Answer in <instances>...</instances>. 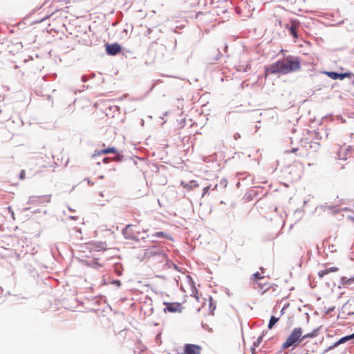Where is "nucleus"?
<instances>
[{
    "label": "nucleus",
    "mask_w": 354,
    "mask_h": 354,
    "mask_svg": "<svg viewBox=\"0 0 354 354\" xmlns=\"http://www.w3.org/2000/svg\"><path fill=\"white\" fill-rule=\"evenodd\" d=\"M299 26V22L295 20L291 21L290 26L286 25V28L289 30L290 34L292 35L294 39H297L298 38V34H297V28Z\"/></svg>",
    "instance_id": "1a4fd4ad"
},
{
    "label": "nucleus",
    "mask_w": 354,
    "mask_h": 354,
    "mask_svg": "<svg viewBox=\"0 0 354 354\" xmlns=\"http://www.w3.org/2000/svg\"><path fill=\"white\" fill-rule=\"evenodd\" d=\"M354 339V333L352 334V335H348V336H345L344 337H342L341 339H339L338 340L337 342L335 343V346H337L339 344H344L346 342H347L348 340H350V339Z\"/></svg>",
    "instance_id": "2eb2a0df"
},
{
    "label": "nucleus",
    "mask_w": 354,
    "mask_h": 354,
    "mask_svg": "<svg viewBox=\"0 0 354 354\" xmlns=\"http://www.w3.org/2000/svg\"><path fill=\"white\" fill-rule=\"evenodd\" d=\"M201 347L198 345L187 344L184 346L183 352L181 354H201Z\"/></svg>",
    "instance_id": "0eeeda50"
},
{
    "label": "nucleus",
    "mask_w": 354,
    "mask_h": 354,
    "mask_svg": "<svg viewBox=\"0 0 354 354\" xmlns=\"http://www.w3.org/2000/svg\"><path fill=\"white\" fill-rule=\"evenodd\" d=\"M261 281H265V277L262 276L259 272H256L252 275V283L253 286L255 289H259L263 294L267 290H268L271 286L268 283H263V286H261Z\"/></svg>",
    "instance_id": "20e7f679"
},
{
    "label": "nucleus",
    "mask_w": 354,
    "mask_h": 354,
    "mask_svg": "<svg viewBox=\"0 0 354 354\" xmlns=\"http://www.w3.org/2000/svg\"><path fill=\"white\" fill-rule=\"evenodd\" d=\"M315 336V335L313 333H308V334L302 335V340L304 339H306V338H312V337H314Z\"/></svg>",
    "instance_id": "a211bd4d"
},
{
    "label": "nucleus",
    "mask_w": 354,
    "mask_h": 354,
    "mask_svg": "<svg viewBox=\"0 0 354 354\" xmlns=\"http://www.w3.org/2000/svg\"><path fill=\"white\" fill-rule=\"evenodd\" d=\"M324 73L333 80H337V79L344 80V78H346V77L351 78V75H352V73L350 72L344 73H338L336 72L326 71V72H324Z\"/></svg>",
    "instance_id": "6e6552de"
},
{
    "label": "nucleus",
    "mask_w": 354,
    "mask_h": 354,
    "mask_svg": "<svg viewBox=\"0 0 354 354\" xmlns=\"http://www.w3.org/2000/svg\"><path fill=\"white\" fill-rule=\"evenodd\" d=\"M263 283H267V282H265L264 281H261V286H263Z\"/></svg>",
    "instance_id": "5701e85b"
},
{
    "label": "nucleus",
    "mask_w": 354,
    "mask_h": 354,
    "mask_svg": "<svg viewBox=\"0 0 354 354\" xmlns=\"http://www.w3.org/2000/svg\"><path fill=\"white\" fill-rule=\"evenodd\" d=\"M302 341V329L299 327L295 328L290 335L287 337L286 342L283 343V348H288L292 346L297 347Z\"/></svg>",
    "instance_id": "f03ea898"
},
{
    "label": "nucleus",
    "mask_w": 354,
    "mask_h": 354,
    "mask_svg": "<svg viewBox=\"0 0 354 354\" xmlns=\"http://www.w3.org/2000/svg\"><path fill=\"white\" fill-rule=\"evenodd\" d=\"M301 68V59L298 57L288 55L265 68L264 77L267 78L269 74L286 75L298 71Z\"/></svg>",
    "instance_id": "f257e3e1"
},
{
    "label": "nucleus",
    "mask_w": 354,
    "mask_h": 354,
    "mask_svg": "<svg viewBox=\"0 0 354 354\" xmlns=\"http://www.w3.org/2000/svg\"><path fill=\"white\" fill-rule=\"evenodd\" d=\"M337 155L339 159L346 160L348 159L354 158V149L352 146L343 145L338 150Z\"/></svg>",
    "instance_id": "39448f33"
},
{
    "label": "nucleus",
    "mask_w": 354,
    "mask_h": 354,
    "mask_svg": "<svg viewBox=\"0 0 354 354\" xmlns=\"http://www.w3.org/2000/svg\"><path fill=\"white\" fill-rule=\"evenodd\" d=\"M296 150H297V149H292V151H296Z\"/></svg>",
    "instance_id": "a878e982"
},
{
    "label": "nucleus",
    "mask_w": 354,
    "mask_h": 354,
    "mask_svg": "<svg viewBox=\"0 0 354 354\" xmlns=\"http://www.w3.org/2000/svg\"><path fill=\"white\" fill-rule=\"evenodd\" d=\"M262 339V337H259L258 339H257V344H259L261 342V340Z\"/></svg>",
    "instance_id": "4be33fe9"
},
{
    "label": "nucleus",
    "mask_w": 354,
    "mask_h": 354,
    "mask_svg": "<svg viewBox=\"0 0 354 354\" xmlns=\"http://www.w3.org/2000/svg\"><path fill=\"white\" fill-rule=\"evenodd\" d=\"M210 186H207L205 187L204 189H203V196H204L206 194H207L208 191H209V189Z\"/></svg>",
    "instance_id": "6ab92c4d"
},
{
    "label": "nucleus",
    "mask_w": 354,
    "mask_h": 354,
    "mask_svg": "<svg viewBox=\"0 0 354 354\" xmlns=\"http://www.w3.org/2000/svg\"><path fill=\"white\" fill-rule=\"evenodd\" d=\"M130 227V225H127L126 227V230H128V228Z\"/></svg>",
    "instance_id": "b1692460"
},
{
    "label": "nucleus",
    "mask_w": 354,
    "mask_h": 354,
    "mask_svg": "<svg viewBox=\"0 0 354 354\" xmlns=\"http://www.w3.org/2000/svg\"><path fill=\"white\" fill-rule=\"evenodd\" d=\"M152 236L153 237H156V238H164V239H171V236H169V234H167V233H165L163 232H156L155 233H153L152 234Z\"/></svg>",
    "instance_id": "4468645a"
},
{
    "label": "nucleus",
    "mask_w": 354,
    "mask_h": 354,
    "mask_svg": "<svg viewBox=\"0 0 354 354\" xmlns=\"http://www.w3.org/2000/svg\"><path fill=\"white\" fill-rule=\"evenodd\" d=\"M339 270V268L337 267L333 266V267H329L326 268L324 270H319L318 272V276L319 278L324 277L325 275L328 274L331 272H336Z\"/></svg>",
    "instance_id": "9b49d317"
},
{
    "label": "nucleus",
    "mask_w": 354,
    "mask_h": 354,
    "mask_svg": "<svg viewBox=\"0 0 354 354\" xmlns=\"http://www.w3.org/2000/svg\"><path fill=\"white\" fill-rule=\"evenodd\" d=\"M121 46L118 44H106V51L110 55H115L121 51Z\"/></svg>",
    "instance_id": "9d476101"
},
{
    "label": "nucleus",
    "mask_w": 354,
    "mask_h": 354,
    "mask_svg": "<svg viewBox=\"0 0 354 354\" xmlns=\"http://www.w3.org/2000/svg\"><path fill=\"white\" fill-rule=\"evenodd\" d=\"M192 297H194L198 303L201 304V306L199 308L203 306V304H204L203 300H204V299L201 298L200 294L198 293V290L196 289L195 287H194L193 289H192Z\"/></svg>",
    "instance_id": "f8f14e48"
},
{
    "label": "nucleus",
    "mask_w": 354,
    "mask_h": 354,
    "mask_svg": "<svg viewBox=\"0 0 354 354\" xmlns=\"http://www.w3.org/2000/svg\"><path fill=\"white\" fill-rule=\"evenodd\" d=\"M279 321V318L274 317V316H272L270 317V322H269V324H268V328L269 329H271L272 328V327L274 326V325Z\"/></svg>",
    "instance_id": "dca6fc26"
},
{
    "label": "nucleus",
    "mask_w": 354,
    "mask_h": 354,
    "mask_svg": "<svg viewBox=\"0 0 354 354\" xmlns=\"http://www.w3.org/2000/svg\"><path fill=\"white\" fill-rule=\"evenodd\" d=\"M354 283V277L348 279L347 280L344 281V284L350 286Z\"/></svg>",
    "instance_id": "f3484780"
},
{
    "label": "nucleus",
    "mask_w": 354,
    "mask_h": 354,
    "mask_svg": "<svg viewBox=\"0 0 354 354\" xmlns=\"http://www.w3.org/2000/svg\"><path fill=\"white\" fill-rule=\"evenodd\" d=\"M26 177V172L24 170H22L20 173V179L24 180Z\"/></svg>",
    "instance_id": "aec40b11"
},
{
    "label": "nucleus",
    "mask_w": 354,
    "mask_h": 354,
    "mask_svg": "<svg viewBox=\"0 0 354 354\" xmlns=\"http://www.w3.org/2000/svg\"><path fill=\"white\" fill-rule=\"evenodd\" d=\"M165 305L166 306L164 309L165 312L180 313L183 308L182 304L178 302H166Z\"/></svg>",
    "instance_id": "423d86ee"
},
{
    "label": "nucleus",
    "mask_w": 354,
    "mask_h": 354,
    "mask_svg": "<svg viewBox=\"0 0 354 354\" xmlns=\"http://www.w3.org/2000/svg\"><path fill=\"white\" fill-rule=\"evenodd\" d=\"M109 160V158H104V160H103V162L104 163H107Z\"/></svg>",
    "instance_id": "412c9836"
},
{
    "label": "nucleus",
    "mask_w": 354,
    "mask_h": 354,
    "mask_svg": "<svg viewBox=\"0 0 354 354\" xmlns=\"http://www.w3.org/2000/svg\"><path fill=\"white\" fill-rule=\"evenodd\" d=\"M279 24L280 26H281V21H279Z\"/></svg>",
    "instance_id": "393cba45"
},
{
    "label": "nucleus",
    "mask_w": 354,
    "mask_h": 354,
    "mask_svg": "<svg viewBox=\"0 0 354 354\" xmlns=\"http://www.w3.org/2000/svg\"><path fill=\"white\" fill-rule=\"evenodd\" d=\"M81 251L85 252V249L89 250L90 252H101L107 249L106 242H89L80 246Z\"/></svg>",
    "instance_id": "7ed1b4c3"
},
{
    "label": "nucleus",
    "mask_w": 354,
    "mask_h": 354,
    "mask_svg": "<svg viewBox=\"0 0 354 354\" xmlns=\"http://www.w3.org/2000/svg\"><path fill=\"white\" fill-rule=\"evenodd\" d=\"M117 150L114 147H109L105 149H102L100 151H96V153L97 155H102V154H107V153H116Z\"/></svg>",
    "instance_id": "ddd939ff"
}]
</instances>
